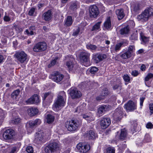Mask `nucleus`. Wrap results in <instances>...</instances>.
I'll use <instances>...</instances> for the list:
<instances>
[{
	"instance_id": "nucleus-1",
	"label": "nucleus",
	"mask_w": 153,
	"mask_h": 153,
	"mask_svg": "<svg viewBox=\"0 0 153 153\" xmlns=\"http://www.w3.org/2000/svg\"><path fill=\"white\" fill-rule=\"evenodd\" d=\"M66 97V94L64 91H62L59 93L53 106L54 110L57 111L59 108L64 106L65 102L64 99Z\"/></svg>"
},
{
	"instance_id": "nucleus-2",
	"label": "nucleus",
	"mask_w": 153,
	"mask_h": 153,
	"mask_svg": "<svg viewBox=\"0 0 153 153\" xmlns=\"http://www.w3.org/2000/svg\"><path fill=\"white\" fill-rule=\"evenodd\" d=\"M153 15V9L151 7L148 8L145 10L140 14L137 16V19L139 20L142 22L147 21L149 18Z\"/></svg>"
},
{
	"instance_id": "nucleus-3",
	"label": "nucleus",
	"mask_w": 153,
	"mask_h": 153,
	"mask_svg": "<svg viewBox=\"0 0 153 153\" xmlns=\"http://www.w3.org/2000/svg\"><path fill=\"white\" fill-rule=\"evenodd\" d=\"M90 56L89 53L84 52H81L79 55V58L80 61L83 62L84 65L86 67L91 65L89 59Z\"/></svg>"
},
{
	"instance_id": "nucleus-4",
	"label": "nucleus",
	"mask_w": 153,
	"mask_h": 153,
	"mask_svg": "<svg viewBox=\"0 0 153 153\" xmlns=\"http://www.w3.org/2000/svg\"><path fill=\"white\" fill-rule=\"evenodd\" d=\"M59 147L60 145L58 143L51 142L45 148V151L46 153H52L59 150Z\"/></svg>"
},
{
	"instance_id": "nucleus-5",
	"label": "nucleus",
	"mask_w": 153,
	"mask_h": 153,
	"mask_svg": "<svg viewBox=\"0 0 153 153\" xmlns=\"http://www.w3.org/2000/svg\"><path fill=\"white\" fill-rule=\"evenodd\" d=\"M79 125L77 121L74 120H69L65 123V127L69 131H74L77 128Z\"/></svg>"
},
{
	"instance_id": "nucleus-6",
	"label": "nucleus",
	"mask_w": 153,
	"mask_h": 153,
	"mask_svg": "<svg viewBox=\"0 0 153 153\" xmlns=\"http://www.w3.org/2000/svg\"><path fill=\"white\" fill-rule=\"evenodd\" d=\"M15 56L21 63H26L28 61L27 54L24 51L16 52Z\"/></svg>"
},
{
	"instance_id": "nucleus-7",
	"label": "nucleus",
	"mask_w": 153,
	"mask_h": 153,
	"mask_svg": "<svg viewBox=\"0 0 153 153\" xmlns=\"http://www.w3.org/2000/svg\"><path fill=\"white\" fill-rule=\"evenodd\" d=\"M47 45L44 42H39L36 44L33 48V51L36 52H41L45 51Z\"/></svg>"
},
{
	"instance_id": "nucleus-8",
	"label": "nucleus",
	"mask_w": 153,
	"mask_h": 153,
	"mask_svg": "<svg viewBox=\"0 0 153 153\" xmlns=\"http://www.w3.org/2000/svg\"><path fill=\"white\" fill-rule=\"evenodd\" d=\"M128 44L127 41H123L121 42L117 43L114 46H112L110 48V51L111 53H115L119 51L121 47L123 46L127 45Z\"/></svg>"
},
{
	"instance_id": "nucleus-9",
	"label": "nucleus",
	"mask_w": 153,
	"mask_h": 153,
	"mask_svg": "<svg viewBox=\"0 0 153 153\" xmlns=\"http://www.w3.org/2000/svg\"><path fill=\"white\" fill-rule=\"evenodd\" d=\"M79 151L81 153H86L90 149V145L86 143H79L76 146Z\"/></svg>"
},
{
	"instance_id": "nucleus-10",
	"label": "nucleus",
	"mask_w": 153,
	"mask_h": 153,
	"mask_svg": "<svg viewBox=\"0 0 153 153\" xmlns=\"http://www.w3.org/2000/svg\"><path fill=\"white\" fill-rule=\"evenodd\" d=\"M123 108L120 107L116 108L113 114L114 119L116 121H119L123 117Z\"/></svg>"
},
{
	"instance_id": "nucleus-11",
	"label": "nucleus",
	"mask_w": 153,
	"mask_h": 153,
	"mask_svg": "<svg viewBox=\"0 0 153 153\" xmlns=\"http://www.w3.org/2000/svg\"><path fill=\"white\" fill-rule=\"evenodd\" d=\"M65 60H66L65 65L69 70H72L74 67V59L72 56H67L65 57Z\"/></svg>"
},
{
	"instance_id": "nucleus-12",
	"label": "nucleus",
	"mask_w": 153,
	"mask_h": 153,
	"mask_svg": "<svg viewBox=\"0 0 153 153\" xmlns=\"http://www.w3.org/2000/svg\"><path fill=\"white\" fill-rule=\"evenodd\" d=\"M15 135L14 130L11 129H8L5 130L3 134V138L6 140H11Z\"/></svg>"
},
{
	"instance_id": "nucleus-13",
	"label": "nucleus",
	"mask_w": 153,
	"mask_h": 153,
	"mask_svg": "<svg viewBox=\"0 0 153 153\" xmlns=\"http://www.w3.org/2000/svg\"><path fill=\"white\" fill-rule=\"evenodd\" d=\"M64 76L58 71H54L51 74V78L54 82H59L61 81Z\"/></svg>"
},
{
	"instance_id": "nucleus-14",
	"label": "nucleus",
	"mask_w": 153,
	"mask_h": 153,
	"mask_svg": "<svg viewBox=\"0 0 153 153\" xmlns=\"http://www.w3.org/2000/svg\"><path fill=\"white\" fill-rule=\"evenodd\" d=\"M89 11L90 16L91 18L96 17L99 13L98 8L96 5L91 6L89 8Z\"/></svg>"
},
{
	"instance_id": "nucleus-15",
	"label": "nucleus",
	"mask_w": 153,
	"mask_h": 153,
	"mask_svg": "<svg viewBox=\"0 0 153 153\" xmlns=\"http://www.w3.org/2000/svg\"><path fill=\"white\" fill-rule=\"evenodd\" d=\"M124 108L126 111H132L137 109L136 104L132 101H129L124 105Z\"/></svg>"
},
{
	"instance_id": "nucleus-16",
	"label": "nucleus",
	"mask_w": 153,
	"mask_h": 153,
	"mask_svg": "<svg viewBox=\"0 0 153 153\" xmlns=\"http://www.w3.org/2000/svg\"><path fill=\"white\" fill-rule=\"evenodd\" d=\"M70 94L73 99L79 98L82 96L81 92L76 88L71 89L70 90Z\"/></svg>"
},
{
	"instance_id": "nucleus-17",
	"label": "nucleus",
	"mask_w": 153,
	"mask_h": 153,
	"mask_svg": "<svg viewBox=\"0 0 153 153\" xmlns=\"http://www.w3.org/2000/svg\"><path fill=\"white\" fill-rule=\"evenodd\" d=\"M107 57L105 54H104L97 53L94 55L93 59L95 62L97 63L106 59Z\"/></svg>"
},
{
	"instance_id": "nucleus-18",
	"label": "nucleus",
	"mask_w": 153,
	"mask_h": 153,
	"mask_svg": "<svg viewBox=\"0 0 153 153\" xmlns=\"http://www.w3.org/2000/svg\"><path fill=\"white\" fill-rule=\"evenodd\" d=\"M110 107V106L108 105H103L100 106L97 110V113L99 116L102 115L105 112L109 110Z\"/></svg>"
},
{
	"instance_id": "nucleus-19",
	"label": "nucleus",
	"mask_w": 153,
	"mask_h": 153,
	"mask_svg": "<svg viewBox=\"0 0 153 153\" xmlns=\"http://www.w3.org/2000/svg\"><path fill=\"white\" fill-rule=\"evenodd\" d=\"M100 123L102 128L103 129L105 128L110 124V119L109 118H103L102 119Z\"/></svg>"
},
{
	"instance_id": "nucleus-20",
	"label": "nucleus",
	"mask_w": 153,
	"mask_h": 153,
	"mask_svg": "<svg viewBox=\"0 0 153 153\" xmlns=\"http://www.w3.org/2000/svg\"><path fill=\"white\" fill-rule=\"evenodd\" d=\"M52 13L51 10H48L45 12L42 15V18L43 20L46 21H49L51 20L52 18Z\"/></svg>"
},
{
	"instance_id": "nucleus-21",
	"label": "nucleus",
	"mask_w": 153,
	"mask_h": 153,
	"mask_svg": "<svg viewBox=\"0 0 153 153\" xmlns=\"http://www.w3.org/2000/svg\"><path fill=\"white\" fill-rule=\"evenodd\" d=\"M85 135L89 140H94L97 137V134L93 130L87 131L85 133Z\"/></svg>"
},
{
	"instance_id": "nucleus-22",
	"label": "nucleus",
	"mask_w": 153,
	"mask_h": 153,
	"mask_svg": "<svg viewBox=\"0 0 153 153\" xmlns=\"http://www.w3.org/2000/svg\"><path fill=\"white\" fill-rule=\"evenodd\" d=\"M41 123V120L39 119H37L33 121H30L27 124V126H28V128H32L36 126L40 125Z\"/></svg>"
},
{
	"instance_id": "nucleus-23",
	"label": "nucleus",
	"mask_w": 153,
	"mask_h": 153,
	"mask_svg": "<svg viewBox=\"0 0 153 153\" xmlns=\"http://www.w3.org/2000/svg\"><path fill=\"white\" fill-rule=\"evenodd\" d=\"M73 21L72 17L70 16H68L64 21V26L65 27H70L72 25Z\"/></svg>"
},
{
	"instance_id": "nucleus-24",
	"label": "nucleus",
	"mask_w": 153,
	"mask_h": 153,
	"mask_svg": "<svg viewBox=\"0 0 153 153\" xmlns=\"http://www.w3.org/2000/svg\"><path fill=\"white\" fill-rule=\"evenodd\" d=\"M153 78V74L149 73L146 76L145 78V85L149 87L150 86L151 82L149 81L150 79Z\"/></svg>"
},
{
	"instance_id": "nucleus-25",
	"label": "nucleus",
	"mask_w": 153,
	"mask_h": 153,
	"mask_svg": "<svg viewBox=\"0 0 153 153\" xmlns=\"http://www.w3.org/2000/svg\"><path fill=\"white\" fill-rule=\"evenodd\" d=\"M116 13L119 20L123 19L125 15L123 10L122 9L117 10L116 11Z\"/></svg>"
},
{
	"instance_id": "nucleus-26",
	"label": "nucleus",
	"mask_w": 153,
	"mask_h": 153,
	"mask_svg": "<svg viewBox=\"0 0 153 153\" xmlns=\"http://www.w3.org/2000/svg\"><path fill=\"white\" fill-rule=\"evenodd\" d=\"M79 7L78 2L76 1L72 2L70 3L69 7L70 10L72 11H74Z\"/></svg>"
},
{
	"instance_id": "nucleus-27",
	"label": "nucleus",
	"mask_w": 153,
	"mask_h": 153,
	"mask_svg": "<svg viewBox=\"0 0 153 153\" xmlns=\"http://www.w3.org/2000/svg\"><path fill=\"white\" fill-rule=\"evenodd\" d=\"M28 114L31 116H34L38 113V109L36 108H30L27 110Z\"/></svg>"
},
{
	"instance_id": "nucleus-28",
	"label": "nucleus",
	"mask_w": 153,
	"mask_h": 153,
	"mask_svg": "<svg viewBox=\"0 0 153 153\" xmlns=\"http://www.w3.org/2000/svg\"><path fill=\"white\" fill-rule=\"evenodd\" d=\"M101 22H99L96 24H95L94 25H93L91 30L92 31H99L100 30V25L101 24Z\"/></svg>"
},
{
	"instance_id": "nucleus-29",
	"label": "nucleus",
	"mask_w": 153,
	"mask_h": 153,
	"mask_svg": "<svg viewBox=\"0 0 153 153\" xmlns=\"http://www.w3.org/2000/svg\"><path fill=\"white\" fill-rule=\"evenodd\" d=\"M132 55L131 54V53H129L127 51L122 53L120 55V57L123 59H127L130 58Z\"/></svg>"
},
{
	"instance_id": "nucleus-30",
	"label": "nucleus",
	"mask_w": 153,
	"mask_h": 153,
	"mask_svg": "<svg viewBox=\"0 0 153 153\" xmlns=\"http://www.w3.org/2000/svg\"><path fill=\"white\" fill-rule=\"evenodd\" d=\"M126 130L125 129H121L120 135L119 136V138L121 140H124L126 138Z\"/></svg>"
},
{
	"instance_id": "nucleus-31",
	"label": "nucleus",
	"mask_w": 153,
	"mask_h": 153,
	"mask_svg": "<svg viewBox=\"0 0 153 153\" xmlns=\"http://www.w3.org/2000/svg\"><path fill=\"white\" fill-rule=\"evenodd\" d=\"M44 135V134L42 132L39 131L36 133L35 139L37 141H41L43 139Z\"/></svg>"
},
{
	"instance_id": "nucleus-32",
	"label": "nucleus",
	"mask_w": 153,
	"mask_h": 153,
	"mask_svg": "<svg viewBox=\"0 0 153 153\" xmlns=\"http://www.w3.org/2000/svg\"><path fill=\"white\" fill-rule=\"evenodd\" d=\"M53 97V94L50 93L48 92L44 94L43 99L44 100H45L47 99L49 102H51Z\"/></svg>"
},
{
	"instance_id": "nucleus-33",
	"label": "nucleus",
	"mask_w": 153,
	"mask_h": 153,
	"mask_svg": "<svg viewBox=\"0 0 153 153\" xmlns=\"http://www.w3.org/2000/svg\"><path fill=\"white\" fill-rule=\"evenodd\" d=\"M104 25V27L106 29L110 28L111 27V24L110 17H108L106 21L105 22Z\"/></svg>"
},
{
	"instance_id": "nucleus-34",
	"label": "nucleus",
	"mask_w": 153,
	"mask_h": 153,
	"mask_svg": "<svg viewBox=\"0 0 153 153\" xmlns=\"http://www.w3.org/2000/svg\"><path fill=\"white\" fill-rule=\"evenodd\" d=\"M17 150L16 147H14L10 149L8 148L5 149L4 151L3 152V153H15Z\"/></svg>"
},
{
	"instance_id": "nucleus-35",
	"label": "nucleus",
	"mask_w": 153,
	"mask_h": 153,
	"mask_svg": "<svg viewBox=\"0 0 153 153\" xmlns=\"http://www.w3.org/2000/svg\"><path fill=\"white\" fill-rule=\"evenodd\" d=\"M129 31V27L128 26L120 30V34L122 35L126 34L128 33Z\"/></svg>"
},
{
	"instance_id": "nucleus-36",
	"label": "nucleus",
	"mask_w": 153,
	"mask_h": 153,
	"mask_svg": "<svg viewBox=\"0 0 153 153\" xmlns=\"http://www.w3.org/2000/svg\"><path fill=\"white\" fill-rule=\"evenodd\" d=\"M46 119L47 120V123H51L54 120V117L51 114H48L47 115Z\"/></svg>"
},
{
	"instance_id": "nucleus-37",
	"label": "nucleus",
	"mask_w": 153,
	"mask_h": 153,
	"mask_svg": "<svg viewBox=\"0 0 153 153\" xmlns=\"http://www.w3.org/2000/svg\"><path fill=\"white\" fill-rule=\"evenodd\" d=\"M20 91L19 90L17 89L14 91L11 95V97L13 99H16L17 97L18 96Z\"/></svg>"
},
{
	"instance_id": "nucleus-38",
	"label": "nucleus",
	"mask_w": 153,
	"mask_h": 153,
	"mask_svg": "<svg viewBox=\"0 0 153 153\" xmlns=\"http://www.w3.org/2000/svg\"><path fill=\"white\" fill-rule=\"evenodd\" d=\"M87 25V24L86 23L84 22H81L80 24L79 25L78 28H79L81 33H82V31L84 30V27Z\"/></svg>"
},
{
	"instance_id": "nucleus-39",
	"label": "nucleus",
	"mask_w": 153,
	"mask_h": 153,
	"mask_svg": "<svg viewBox=\"0 0 153 153\" xmlns=\"http://www.w3.org/2000/svg\"><path fill=\"white\" fill-rule=\"evenodd\" d=\"M86 47L87 49H90L91 51H95L97 48V47L96 45L91 44H88L87 45Z\"/></svg>"
},
{
	"instance_id": "nucleus-40",
	"label": "nucleus",
	"mask_w": 153,
	"mask_h": 153,
	"mask_svg": "<svg viewBox=\"0 0 153 153\" xmlns=\"http://www.w3.org/2000/svg\"><path fill=\"white\" fill-rule=\"evenodd\" d=\"M135 50V47L134 45H129L128 47L127 51L132 55Z\"/></svg>"
},
{
	"instance_id": "nucleus-41",
	"label": "nucleus",
	"mask_w": 153,
	"mask_h": 153,
	"mask_svg": "<svg viewBox=\"0 0 153 153\" xmlns=\"http://www.w3.org/2000/svg\"><path fill=\"white\" fill-rule=\"evenodd\" d=\"M34 104H37L39 102V100L38 96L37 94H34L32 96Z\"/></svg>"
},
{
	"instance_id": "nucleus-42",
	"label": "nucleus",
	"mask_w": 153,
	"mask_h": 153,
	"mask_svg": "<svg viewBox=\"0 0 153 153\" xmlns=\"http://www.w3.org/2000/svg\"><path fill=\"white\" fill-rule=\"evenodd\" d=\"M59 59V58L56 57L54 59L52 60L51 62V63L48 65V68H50L51 66L55 65L57 62V60Z\"/></svg>"
},
{
	"instance_id": "nucleus-43",
	"label": "nucleus",
	"mask_w": 153,
	"mask_h": 153,
	"mask_svg": "<svg viewBox=\"0 0 153 153\" xmlns=\"http://www.w3.org/2000/svg\"><path fill=\"white\" fill-rule=\"evenodd\" d=\"M98 71V68L95 67H93L91 68L90 70V72L91 74H94Z\"/></svg>"
},
{
	"instance_id": "nucleus-44",
	"label": "nucleus",
	"mask_w": 153,
	"mask_h": 153,
	"mask_svg": "<svg viewBox=\"0 0 153 153\" xmlns=\"http://www.w3.org/2000/svg\"><path fill=\"white\" fill-rule=\"evenodd\" d=\"M140 35L142 41L144 42H146L148 41V38L145 36L143 33H140Z\"/></svg>"
},
{
	"instance_id": "nucleus-45",
	"label": "nucleus",
	"mask_w": 153,
	"mask_h": 153,
	"mask_svg": "<svg viewBox=\"0 0 153 153\" xmlns=\"http://www.w3.org/2000/svg\"><path fill=\"white\" fill-rule=\"evenodd\" d=\"M106 153H115V149L113 147H108L106 149Z\"/></svg>"
},
{
	"instance_id": "nucleus-46",
	"label": "nucleus",
	"mask_w": 153,
	"mask_h": 153,
	"mask_svg": "<svg viewBox=\"0 0 153 153\" xmlns=\"http://www.w3.org/2000/svg\"><path fill=\"white\" fill-rule=\"evenodd\" d=\"M123 79L124 81L127 82H129L130 80V78L128 74L124 75L123 76Z\"/></svg>"
},
{
	"instance_id": "nucleus-47",
	"label": "nucleus",
	"mask_w": 153,
	"mask_h": 153,
	"mask_svg": "<svg viewBox=\"0 0 153 153\" xmlns=\"http://www.w3.org/2000/svg\"><path fill=\"white\" fill-rule=\"evenodd\" d=\"M113 89L114 90L119 89L121 90L122 89V86L120 83L118 84H116L114 85L113 87Z\"/></svg>"
},
{
	"instance_id": "nucleus-48",
	"label": "nucleus",
	"mask_w": 153,
	"mask_h": 153,
	"mask_svg": "<svg viewBox=\"0 0 153 153\" xmlns=\"http://www.w3.org/2000/svg\"><path fill=\"white\" fill-rule=\"evenodd\" d=\"M26 150L28 153H33V148L31 146H27L26 148Z\"/></svg>"
},
{
	"instance_id": "nucleus-49",
	"label": "nucleus",
	"mask_w": 153,
	"mask_h": 153,
	"mask_svg": "<svg viewBox=\"0 0 153 153\" xmlns=\"http://www.w3.org/2000/svg\"><path fill=\"white\" fill-rule=\"evenodd\" d=\"M33 102L32 96L28 99L26 102L28 104H34V102Z\"/></svg>"
},
{
	"instance_id": "nucleus-50",
	"label": "nucleus",
	"mask_w": 153,
	"mask_h": 153,
	"mask_svg": "<svg viewBox=\"0 0 153 153\" xmlns=\"http://www.w3.org/2000/svg\"><path fill=\"white\" fill-rule=\"evenodd\" d=\"M149 107L150 113V115H152L153 114V103H150L149 105Z\"/></svg>"
},
{
	"instance_id": "nucleus-51",
	"label": "nucleus",
	"mask_w": 153,
	"mask_h": 153,
	"mask_svg": "<svg viewBox=\"0 0 153 153\" xmlns=\"http://www.w3.org/2000/svg\"><path fill=\"white\" fill-rule=\"evenodd\" d=\"M139 72L136 70L132 71L131 73V75L134 76H136L139 74Z\"/></svg>"
},
{
	"instance_id": "nucleus-52",
	"label": "nucleus",
	"mask_w": 153,
	"mask_h": 153,
	"mask_svg": "<svg viewBox=\"0 0 153 153\" xmlns=\"http://www.w3.org/2000/svg\"><path fill=\"white\" fill-rule=\"evenodd\" d=\"M108 94V91L107 90H103L101 93V95L102 97H105Z\"/></svg>"
},
{
	"instance_id": "nucleus-53",
	"label": "nucleus",
	"mask_w": 153,
	"mask_h": 153,
	"mask_svg": "<svg viewBox=\"0 0 153 153\" xmlns=\"http://www.w3.org/2000/svg\"><path fill=\"white\" fill-rule=\"evenodd\" d=\"M80 31V30L79 28H77V29L75 31H74L73 33V36H77L79 33V32Z\"/></svg>"
},
{
	"instance_id": "nucleus-54",
	"label": "nucleus",
	"mask_w": 153,
	"mask_h": 153,
	"mask_svg": "<svg viewBox=\"0 0 153 153\" xmlns=\"http://www.w3.org/2000/svg\"><path fill=\"white\" fill-rule=\"evenodd\" d=\"M20 119L19 118H16L12 121V123L14 124H16L20 122Z\"/></svg>"
},
{
	"instance_id": "nucleus-55",
	"label": "nucleus",
	"mask_w": 153,
	"mask_h": 153,
	"mask_svg": "<svg viewBox=\"0 0 153 153\" xmlns=\"http://www.w3.org/2000/svg\"><path fill=\"white\" fill-rule=\"evenodd\" d=\"M137 37V35L136 33H133L131 36V40H136Z\"/></svg>"
},
{
	"instance_id": "nucleus-56",
	"label": "nucleus",
	"mask_w": 153,
	"mask_h": 153,
	"mask_svg": "<svg viewBox=\"0 0 153 153\" xmlns=\"http://www.w3.org/2000/svg\"><path fill=\"white\" fill-rule=\"evenodd\" d=\"M145 99V97H140V105L141 108H142V107L143 106V103Z\"/></svg>"
},
{
	"instance_id": "nucleus-57",
	"label": "nucleus",
	"mask_w": 153,
	"mask_h": 153,
	"mask_svg": "<svg viewBox=\"0 0 153 153\" xmlns=\"http://www.w3.org/2000/svg\"><path fill=\"white\" fill-rule=\"evenodd\" d=\"M140 10L139 6L138 4H135L134 7V10L135 12H137Z\"/></svg>"
},
{
	"instance_id": "nucleus-58",
	"label": "nucleus",
	"mask_w": 153,
	"mask_h": 153,
	"mask_svg": "<svg viewBox=\"0 0 153 153\" xmlns=\"http://www.w3.org/2000/svg\"><path fill=\"white\" fill-rule=\"evenodd\" d=\"M145 139L146 141L147 142H150L151 141V139L149 135H145Z\"/></svg>"
},
{
	"instance_id": "nucleus-59",
	"label": "nucleus",
	"mask_w": 153,
	"mask_h": 153,
	"mask_svg": "<svg viewBox=\"0 0 153 153\" xmlns=\"http://www.w3.org/2000/svg\"><path fill=\"white\" fill-rule=\"evenodd\" d=\"M35 9L34 8H31L29 12V15L30 16H32L35 11Z\"/></svg>"
},
{
	"instance_id": "nucleus-60",
	"label": "nucleus",
	"mask_w": 153,
	"mask_h": 153,
	"mask_svg": "<svg viewBox=\"0 0 153 153\" xmlns=\"http://www.w3.org/2000/svg\"><path fill=\"white\" fill-rule=\"evenodd\" d=\"M4 20L5 22H9L10 20V17L7 15H5L4 18Z\"/></svg>"
},
{
	"instance_id": "nucleus-61",
	"label": "nucleus",
	"mask_w": 153,
	"mask_h": 153,
	"mask_svg": "<svg viewBox=\"0 0 153 153\" xmlns=\"http://www.w3.org/2000/svg\"><path fill=\"white\" fill-rule=\"evenodd\" d=\"M153 125L151 123H149L146 125V127L147 128H152L153 127Z\"/></svg>"
},
{
	"instance_id": "nucleus-62",
	"label": "nucleus",
	"mask_w": 153,
	"mask_h": 153,
	"mask_svg": "<svg viewBox=\"0 0 153 153\" xmlns=\"http://www.w3.org/2000/svg\"><path fill=\"white\" fill-rule=\"evenodd\" d=\"M82 117L83 118H84L86 120H87L89 121V120L90 119V117H89L88 115L85 114H83L82 115Z\"/></svg>"
},
{
	"instance_id": "nucleus-63",
	"label": "nucleus",
	"mask_w": 153,
	"mask_h": 153,
	"mask_svg": "<svg viewBox=\"0 0 153 153\" xmlns=\"http://www.w3.org/2000/svg\"><path fill=\"white\" fill-rule=\"evenodd\" d=\"M144 50L143 49H140L137 52V54H140L144 52Z\"/></svg>"
},
{
	"instance_id": "nucleus-64",
	"label": "nucleus",
	"mask_w": 153,
	"mask_h": 153,
	"mask_svg": "<svg viewBox=\"0 0 153 153\" xmlns=\"http://www.w3.org/2000/svg\"><path fill=\"white\" fill-rule=\"evenodd\" d=\"M145 65L143 64L142 65L140 68L141 70L143 71H145Z\"/></svg>"
}]
</instances>
